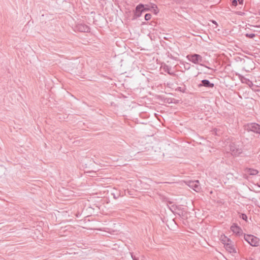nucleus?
<instances>
[{
    "label": "nucleus",
    "mask_w": 260,
    "mask_h": 260,
    "mask_svg": "<svg viewBox=\"0 0 260 260\" xmlns=\"http://www.w3.org/2000/svg\"><path fill=\"white\" fill-rule=\"evenodd\" d=\"M146 9L144 8V6L142 4L138 5L136 8L135 15L137 17H140L143 12L146 11Z\"/></svg>",
    "instance_id": "obj_7"
},
{
    "label": "nucleus",
    "mask_w": 260,
    "mask_h": 260,
    "mask_svg": "<svg viewBox=\"0 0 260 260\" xmlns=\"http://www.w3.org/2000/svg\"><path fill=\"white\" fill-rule=\"evenodd\" d=\"M230 149L232 155L235 156H239L243 152L242 147L234 143L230 144Z\"/></svg>",
    "instance_id": "obj_2"
},
{
    "label": "nucleus",
    "mask_w": 260,
    "mask_h": 260,
    "mask_svg": "<svg viewBox=\"0 0 260 260\" xmlns=\"http://www.w3.org/2000/svg\"><path fill=\"white\" fill-rule=\"evenodd\" d=\"M237 3H238L237 0H233L232 1V5L234 6H236L237 5Z\"/></svg>",
    "instance_id": "obj_17"
},
{
    "label": "nucleus",
    "mask_w": 260,
    "mask_h": 260,
    "mask_svg": "<svg viewBox=\"0 0 260 260\" xmlns=\"http://www.w3.org/2000/svg\"><path fill=\"white\" fill-rule=\"evenodd\" d=\"M220 239L221 242L224 245V246L226 245V243H228L229 242L231 241L229 238L226 237L225 235H221Z\"/></svg>",
    "instance_id": "obj_12"
},
{
    "label": "nucleus",
    "mask_w": 260,
    "mask_h": 260,
    "mask_svg": "<svg viewBox=\"0 0 260 260\" xmlns=\"http://www.w3.org/2000/svg\"><path fill=\"white\" fill-rule=\"evenodd\" d=\"M224 246L226 250L232 255L236 253V250L235 247L234 242L232 241L229 242L228 243H226Z\"/></svg>",
    "instance_id": "obj_6"
},
{
    "label": "nucleus",
    "mask_w": 260,
    "mask_h": 260,
    "mask_svg": "<svg viewBox=\"0 0 260 260\" xmlns=\"http://www.w3.org/2000/svg\"><path fill=\"white\" fill-rule=\"evenodd\" d=\"M186 183L190 188L193 189L196 192H199L201 189V187L200 186V183L198 180H190L187 181Z\"/></svg>",
    "instance_id": "obj_4"
},
{
    "label": "nucleus",
    "mask_w": 260,
    "mask_h": 260,
    "mask_svg": "<svg viewBox=\"0 0 260 260\" xmlns=\"http://www.w3.org/2000/svg\"><path fill=\"white\" fill-rule=\"evenodd\" d=\"M241 217L244 220H246L247 218V215L245 214H242Z\"/></svg>",
    "instance_id": "obj_16"
},
{
    "label": "nucleus",
    "mask_w": 260,
    "mask_h": 260,
    "mask_svg": "<svg viewBox=\"0 0 260 260\" xmlns=\"http://www.w3.org/2000/svg\"><path fill=\"white\" fill-rule=\"evenodd\" d=\"M187 59L196 64H200V66H203L202 62L203 61V57L199 54H189L186 56Z\"/></svg>",
    "instance_id": "obj_1"
},
{
    "label": "nucleus",
    "mask_w": 260,
    "mask_h": 260,
    "mask_svg": "<svg viewBox=\"0 0 260 260\" xmlns=\"http://www.w3.org/2000/svg\"><path fill=\"white\" fill-rule=\"evenodd\" d=\"M246 171L250 175H255L258 173V171L257 170L251 168L246 169Z\"/></svg>",
    "instance_id": "obj_13"
},
{
    "label": "nucleus",
    "mask_w": 260,
    "mask_h": 260,
    "mask_svg": "<svg viewBox=\"0 0 260 260\" xmlns=\"http://www.w3.org/2000/svg\"><path fill=\"white\" fill-rule=\"evenodd\" d=\"M231 231L235 234L238 235L241 233V228L236 224H233L231 227Z\"/></svg>",
    "instance_id": "obj_10"
},
{
    "label": "nucleus",
    "mask_w": 260,
    "mask_h": 260,
    "mask_svg": "<svg viewBox=\"0 0 260 260\" xmlns=\"http://www.w3.org/2000/svg\"><path fill=\"white\" fill-rule=\"evenodd\" d=\"M239 78L242 83H245L249 86H251L253 85V83H252V82L251 81H250L249 79L244 77L243 76H239Z\"/></svg>",
    "instance_id": "obj_11"
},
{
    "label": "nucleus",
    "mask_w": 260,
    "mask_h": 260,
    "mask_svg": "<svg viewBox=\"0 0 260 260\" xmlns=\"http://www.w3.org/2000/svg\"><path fill=\"white\" fill-rule=\"evenodd\" d=\"M77 29L81 32H88L89 31V27L84 24H78L77 25Z\"/></svg>",
    "instance_id": "obj_8"
},
{
    "label": "nucleus",
    "mask_w": 260,
    "mask_h": 260,
    "mask_svg": "<svg viewBox=\"0 0 260 260\" xmlns=\"http://www.w3.org/2000/svg\"><path fill=\"white\" fill-rule=\"evenodd\" d=\"M131 256L133 260H138L132 253H131Z\"/></svg>",
    "instance_id": "obj_18"
},
{
    "label": "nucleus",
    "mask_w": 260,
    "mask_h": 260,
    "mask_svg": "<svg viewBox=\"0 0 260 260\" xmlns=\"http://www.w3.org/2000/svg\"><path fill=\"white\" fill-rule=\"evenodd\" d=\"M151 18V15L150 14H146L145 15V19L146 20H149Z\"/></svg>",
    "instance_id": "obj_14"
},
{
    "label": "nucleus",
    "mask_w": 260,
    "mask_h": 260,
    "mask_svg": "<svg viewBox=\"0 0 260 260\" xmlns=\"http://www.w3.org/2000/svg\"><path fill=\"white\" fill-rule=\"evenodd\" d=\"M237 2H238L240 4H243V0H237Z\"/></svg>",
    "instance_id": "obj_19"
},
{
    "label": "nucleus",
    "mask_w": 260,
    "mask_h": 260,
    "mask_svg": "<svg viewBox=\"0 0 260 260\" xmlns=\"http://www.w3.org/2000/svg\"><path fill=\"white\" fill-rule=\"evenodd\" d=\"M204 86L206 87H211L212 88L214 87V84L210 83V82L208 80H203L202 81V84H200L199 86L201 87Z\"/></svg>",
    "instance_id": "obj_9"
},
{
    "label": "nucleus",
    "mask_w": 260,
    "mask_h": 260,
    "mask_svg": "<svg viewBox=\"0 0 260 260\" xmlns=\"http://www.w3.org/2000/svg\"><path fill=\"white\" fill-rule=\"evenodd\" d=\"M258 187H260V184H258Z\"/></svg>",
    "instance_id": "obj_20"
},
{
    "label": "nucleus",
    "mask_w": 260,
    "mask_h": 260,
    "mask_svg": "<svg viewBox=\"0 0 260 260\" xmlns=\"http://www.w3.org/2000/svg\"><path fill=\"white\" fill-rule=\"evenodd\" d=\"M245 36L248 37V38H253V37H255V34H253V33H251V34H246L245 35Z\"/></svg>",
    "instance_id": "obj_15"
},
{
    "label": "nucleus",
    "mask_w": 260,
    "mask_h": 260,
    "mask_svg": "<svg viewBox=\"0 0 260 260\" xmlns=\"http://www.w3.org/2000/svg\"><path fill=\"white\" fill-rule=\"evenodd\" d=\"M244 239L252 246H258L259 244L258 238L252 235H245Z\"/></svg>",
    "instance_id": "obj_3"
},
{
    "label": "nucleus",
    "mask_w": 260,
    "mask_h": 260,
    "mask_svg": "<svg viewBox=\"0 0 260 260\" xmlns=\"http://www.w3.org/2000/svg\"><path fill=\"white\" fill-rule=\"evenodd\" d=\"M245 128L248 131H252L260 134V125L256 123L248 124L245 126Z\"/></svg>",
    "instance_id": "obj_5"
}]
</instances>
